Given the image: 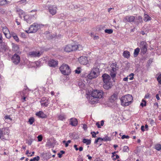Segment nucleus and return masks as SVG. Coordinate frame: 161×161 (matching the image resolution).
I'll return each mask as SVG.
<instances>
[{"label": "nucleus", "instance_id": "c03bdc74", "mask_svg": "<svg viewBox=\"0 0 161 161\" xmlns=\"http://www.w3.org/2000/svg\"><path fill=\"white\" fill-rule=\"evenodd\" d=\"M80 68L79 67H78L77 68V69H76L75 70V73L77 74H80Z\"/></svg>", "mask_w": 161, "mask_h": 161}, {"label": "nucleus", "instance_id": "ddd939ff", "mask_svg": "<svg viewBox=\"0 0 161 161\" xmlns=\"http://www.w3.org/2000/svg\"><path fill=\"white\" fill-rule=\"evenodd\" d=\"M58 61L52 59L50 60L48 62V65L52 67H56L58 65Z\"/></svg>", "mask_w": 161, "mask_h": 161}, {"label": "nucleus", "instance_id": "bf43d9fd", "mask_svg": "<svg viewBox=\"0 0 161 161\" xmlns=\"http://www.w3.org/2000/svg\"><path fill=\"white\" fill-rule=\"evenodd\" d=\"M27 143L29 145H31L32 143V141H29L27 142Z\"/></svg>", "mask_w": 161, "mask_h": 161}, {"label": "nucleus", "instance_id": "0eeeda50", "mask_svg": "<svg viewBox=\"0 0 161 161\" xmlns=\"http://www.w3.org/2000/svg\"><path fill=\"white\" fill-rule=\"evenodd\" d=\"M9 131L7 128H3L0 130V138L1 139H4V135L8 134Z\"/></svg>", "mask_w": 161, "mask_h": 161}, {"label": "nucleus", "instance_id": "f3484780", "mask_svg": "<svg viewBox=\"0 0 161 161\" xmlns=\"http://www.w3.org/2000/svg\"><path fill=\"white\" fill-rule=\"evenodd\" d=\"M118 98V95L116 94H114L112 95L110 97L109 101L111 103H113Z\"/></svg>", "mask_w": 161, "mask_h": 161}, {"label": "nucleus", "instance_id": "dca6fc26", "mask_svg": "<svg viewBox=\"0 0 161 161\" xmlns=\"http://www.w3.org/2000/svg\"><path fill=\"white\" fill-rule=\"evenodd\" d=\"M36 114L37 116L40 118H44L47 117L46 115L42 111H39V112L36 113Z\"/></svg>", "mask_w": 161, "mask_h": 161}, {"label": "nucleus", "instance_id": "603ef678", "mask_svg": "<svg viewBox=\"0 0 161 161\" xmlns=\"http://www.w3.org/2000/svg\"><path fill=\"white\" fill-rule=\"evenodd\" d=\"M0 13L2 14H3L5 13V10L3 8H0Z\"/></svg>", "mask_w": 161, "mask_h": 161}, {"label": "nucleus", "instance_id": "6ab92c4d", "mask_svg": "<svg viewBox=\"0 0 161 161\" xmlns=\"http://www.w3.org/2000/svg\"><path fill=\"white\" fill-rule=\"evenodd\" d=\"M12 50L13 51L18 53L19 52V46L14 43H12Z\"/></svg>", "mask_w": 161, "mask_h": 161}, {"label": "nucleus", "instance_id": "f8f14e48", "mask_svg": "<svg viewBox=\"0 0 161 161\" xmlns=\"http://www.w3.org/2000/svg\"><path fill=\"white\" fill-rule=\"evenodd\" d=\"M79 60L80 63L83 65H86L88 62L87 58L86 57L82 56L80 57Z\"/></svg>", "mask_w": 161, "mask_h": 161}, {"label": "nucleus", "instance_id": "a211bd4d", "mask_svg": "<svg viewBox=\"0 0 161 161\" xmlns=\"http://www.w3.org/2000/svg\"><path fill=\"white\" fill-rule=\"evenodd\" d=\"M70 124L73 126H76L78 124L77 119L75 118H71L70 119Z\"/></svg>", "mask_w": 161, "mask_h": 161}, {"label": "nucleus", "instance_id": "20e7f679", "mask_svg": "<svg viewBox=\"0 0 161 161\" xmlns=\"http://www.w3.org/2000/svg\"><path fill=\"white\" fill-rule=\"evenodd\" d=\"M99 73V69L97 68H94L88 75V77L90 79L95 78L98 76Z\"/></svg>", "mask_w": 161, "mask_h": 161}, {"label": "nucleus", "instance_id": "473e14b6", "mask_svg": "<svg viewBox=\"0 0 161 161\" xmlns=\"http://www.w3.org/2000/svg\"><path fill=\"white\" fill-rule=\"evenodd\" d=\"M155 148L158 151H160L161 149V145L160 144H158L156 145Z\"/></svg>", "mask_w": 161, "mask_h": 161}, {"label": "nucleus", "instance_id": "79ce46f5", "mask_svg": "<svg viewBox=\"0 0 161 161\" xmlns=\"http://www.w3.org/2000/svg\"><path fill=\"white\" fill-rule=\"evenodd\" d=\"M138 23H141L142 22V19L141 17L139 16L138 17Z\"/></svg>", "mask_w": 161, "mask_h": 161}, {"label": "nucleus", "instance_id": "e433bc0d", "mask_svg": "<svg viewBox=\"0 0 161 161\" xmlns=\"http://www.w3.org/2000/svg\"><path fill=\"white\" fill-rule=\"evenodd\" d=\"M116 72H112L110 71V75L112 78H114L116 76Z\"/></svg>", "mask_w": 161, "mask_h": 161}, {"label": "nucleus", "instance_id": "de8ad7c7", "mask_svg": "<svg viewBox=\"0 0 161 161\" xmlns=\"http://www.w3.org/2000/svg\"><path fill=\"white\" fill-rule=\"evenodd\" d=\"M3 42V38L2 35L0 33V44H1Z\"/></svg>", "mask_w": 161, "mask_h": 161}, {"label": "nucleus", "instance_id": "4d7b16f0", "mask_svg": "<svg viewBox=\"0 0 161 161\" xmlns=\"http://www.w3.org/2000/svg\"><path fill=\"white\" fill-rule=\"evenodd\" d=\"M63 143H65V147H68V146H69V144L68 143H67V142H66L65 141H63Z\"/></svg>", "mask_w": 161, "mask_h": 161}, {"label": "nucleus", "instance_id": "4be33fe9", "mask_svg": "<svg viewBox=\"0 0 161 161\" xmlns=\"http://www.w3.org/2000/svg\"><path fill=\"white\" fill-rule=\"evenodd\" d=\"M123 55L124 58H128L130 55V52L126 50L125 51L123 52Z\"/></svg>", "mask_w": 161, "mask_h": 161}, {"label": "nucleus", "instance_id": "69168bd1", "mask_svg": "<svg viewBox=\"0 0 161 161\" xmlns=\"http://www.w3.org/2000/svg\"><path fill=\"white\" fill-rule=\"evenodd\" d=\"M115 156H116V158H114V160H115L116 159H118L119 158V156L117 154H116L115 155Z\"/></svg>", "mask_w": 161, "mask_h": 161}, {"label": "nucleus", "instance_id": "58836bf2", "mask_svg": "<svg viewBox=\"0 0 161 161\" xmlns=\"http://www.w3.org/2000/svg\"><path fill=\"white\" fill-rule=\"evenodd\" d=\"M65 153V152L63 151H61L60 153H59L58 154V157L59 158H61L62 157V155L64 154Z\"/></svg>", "mask_w": 161, "mask_h": 161}, {"label": "nucleus", "instance_id": "9b49d317", "mask_svg": "<svg viewBox=\"0 0 161 161\" xmlns=\"http://www.w3.org/2000/svg\"><path fill=\"white\" fill-rule=\"evenodd\" d=\"M49 13L53 15L56 14L57 13V7L54 6H51L49 7Z\"/></svg>", "mask_w": 161, "mask_h": 161}, {"label": "nucleus", "instance_id": "13d9d810", "mask_svg": "<svg viewBox=\"0 0 161 161\" xmlns=\"http://www.w3.org/2000/svg\"><path fill=\"white\" fill-rule=\"evenodd\" d=\"M74 147L75 148V149L76 150V151H77L79 149L77 147V146L76 145H74Z\"/></svg>", "mask_w": 161, "mask_h": 161}, {"label": "nucleus", "instance_id": "4468645a", "mask_svg": "<svg viewBox=\"0 0 161 161\" xmlns=\"http://www.w3.org/2000/svg\"><path fill=\"white\" fill-rule=\"evenodd\" d=\"M29 55L31 57H39L40 55V54L39 52L33 51L29 52Z\"/></svg>", "mask_w": 161, "mask_h": 161}, {"label": "nucleus", "instance_id": "c9c22d12", "mask_svg": "<svg viewBox=\"0 0 161 161\" xmlns=\"http://www.w3.org/2000/svg\"><path fill=\"white\" fill-rule=\"evenodd\" d=\"M142 102L140 104V105L142 106V107L143 106H145L146 105V101L142 99Z\"/></svg>", "mask_w": 161, "mask_h": 161}, {"label": "nucleus", "instance_id": "5701e85b", "mask_svg": "<svg viewBox=\"0 0 161 161\" xmlns=\"http://www.w3.org/2000/svg\"><path fill=\"white\" fill-rule=\"evenodd\" d=\"M24 18L25 20L27 23H31V17H30L28 15L24 16Z\"/></svg>", "mask_w": 161, "mask_h": 161}, {"label": "nucleus", "instance_id": "39448f33", "mask_svg": "<svg viewBox=\"0 0 161 161\" xmlns=\"http://www.w3.org/2000/svg\"><path fill=\"white\" fill-rule=\"evenodd\" d=\"M40 27V25L34 23L31 25L28 30L25 31L28 33L36 32Z\"/></svg>", "mask_w": 161, "mask_h": 161}, {"label": "nucleus", "instance_id": "c756f323", "mask_svg": "<svg viewBox=\"0 0 161 161\" xmlns=\"http://www.w3.org/2000/svg\"><path fill=\"white\" fill-rule=\"evenodd\" d=\"M111 140V138L110 137H109L108 136H106L105 137L102 138L101 139V141H103L105 142H107V141H110Z\"/></svg>", "mask_w": 161, "mask_h": 161}, {"label": "nucleus", "instance_id": "49530a36", "mask_svg": "<svg viewBox=\"0 0 161 161\" xmlns=\"http://www.w3.org/2000/svg\"><path fill=\"white\" fill-rule=\"evenodd\" d=\"M129 138V136H126L125 135H123L121 137V138L123 139H124L125 138L128 139Z\"/></svg>", "mask_w": 161, "mask_h": 161}, {"label": "nucleus", "instance_id": "423d86ee", "mask_svg": "<svg viewBox=\"0 0 161 161\" xmlns=\"http://www.w3.org/2000/svg\"><path fill=\"white\" fill-rule=\"evenodd\" d=\"M78 48V46L75 45H68L65 46L64 50L67 52H70L77 50Z\"/></svg>", "mask_w": 161, "mask_h": 161}, {"label": "nucleus", "instance_id": "680f3d73", "mask_svg": "<svg viewBox=\"0 0 161 161\" xmlns=\"http://www.w3.org/2000/svg\"><path fill=\"white\" fill-rule=\"evenodd\" d=\"M141 129L142 131H145L144 126L143 125L141 127Z\"/></svg>", "mask_w": 161, "mask_h": 161}, {"label": "nucleus", "instance_id": "f704fd0d", "mask_svg": "<svg viewBox=\"0 0 161 161\" xmlns=\"http://www.w3.org/2000/svg\"><path fill=\"white\" fill-rule=\"evenodd\" d=\"M129 151V147L127 146H125L123 149V152H127Z\"/></svg>", "mask_w": 161, "mask_h": 161}, {"label": "nucleus", "instance_id": "4c0bfd02", "mask_svg": "<svg viewBox=\"0 0 161 161\" xmlns=\"http://www.w3.org/2000/svg\"><path fill=\"white\" fill-rule=\"evenodd\" d=\"M140 44L141 47H144L145 46H147V43L146 42L144 41L141 42Z\"/></svg>", "mask_w": 161, "mask_h": 161}, {"label": "nucleus", "instance_id": "2f4dec72", "mask_svg": "<svg viewBox=\"0 0 161 161\" xmlns=\"http://www.w3.org/2000/svg\"><path fill=\"white\" fill-rule=\"evenodd\" d=\"M40 159V157L39 156L34 158H33L30 159V161H38Z\"/></svg>", "mask_w": 161, "mask_h": 161}, {"label": "nucleus", "instance_id": "37998d69", "mask_svg": "<svg viewBox=\"0 0 161 161\" xmlns=\"http://www.w3.org/2000/svg\"><path fill=\"white\" fill-rule=\"evenodd\" d=\"M53 143L50 141L47 142L46 144V146L48 147L52 146L53 145Z\"/></svg>", "mask_w": 161, "mask_h": 161}, {"label": "nucleus", "instance_id": "e2e57ef3", "mask_svg": "<svg viewBox=\"0 0 161 161\" xmlns=\"http://www.w3.org/2000/svg\"><path fill=\"white\" fill-rule=\"evenodd\" d=\"M156 97L157 98V99L158 100H159L160 99V98L159 96V95L158 94H157L156 95Z\"/></svg>", "mask_w": 161, "mask_h": 161}, {"label": "nucleus", "instance_id": "3c124183", "mask_svg": "<svg viewBox=\"0 0 161 161\" xmlns=\"http://www.w3.org/2000/svg\"><path fill=\"white\" fill-rule=\"evenodd\" d=\"M17 12H19V14H20V13L21 14H23V10H21V9H17Z\"/></svg>", "mask_w": 161, "mask_h": 161}, {"label": "nucleus", "instance_id": "72a5a7b5", "mask_svg": "<svg viewBox=\"0 0 161 161\" xmlns=\"http://www.w3.org/2000/svg\"><path fill=\"white\" fill-rule=\"evenodd\" d=\"M105 32L109 34H112L113 32V31L112 29H106L105 30Z\"/></svg>", "mask_w": 161, "mask_h": 161}, {"label": "nucleus", "instance_id": "09e8293b", "mask_svg": "<svg viewBox=\"0 0 161 161\" xmlns=\"http://www.w3.org/2000/svg\"><path fill=\"white\" fill-rule=\"evenodd\" d=\"M13 38L17 42L19 41V38L17 35L14 36Z\"/></svg>", "mask_w": 161, "mask_h": 161}, {"label": "nucleus", "instance_id": "f257e3e1", "mask_svg": "<svg viewBox=\"0 0 161 161\" xmlns=\"http://www.w3.org/2000/svg\"><path fill=\"white\" fill-rule=\"evenodd\" d=\"M103 92L101 90H94L92 92L89 100L90 103L93 104L97 103L99 99L101 98Z\"/></svg>", "mask_w": 161, "mask_h": 161}, {"label": "nucleus", "instance_id": "052dcab7", "mask_svg": "<svg viewBox=\"0 0 161 161\" xmlns=\"http://www.w3.org/2000/svg\"><path fill=\"white\" fill-rule=\"evenodd\" d=\"M1 47H3V51H6V49H7V47L6 46H1Z\"/></svg>", "mask_w": 161, "mask_h": 161}, {"label": "nucleus", "instance_id": "6e6552de", "mask_svg": "<svg viewBox=\"0 0 161 161\" xmlns=\"http://www.w3.org/2000/svg\"><path fill=\"white\" fill-rule=\"evenodd\" d=\"M12 61L15 64H17L20 62L19 56L17 54H14L12 58Z\"/></svg>", "mask_w": 161, "mask_h": 161}, {"label": "nucleus", "instance_id": "aec40b11", "mask_svg": "<svg viewBox=\"0 0 161 161\" xmlns=\"http://www.w3.org/2000/svg\"><path fill=\"white\" fill-rule=\"evenodd\" d=\"M11 0L7 1V0H0V5L3 6L9 4Z\"/></svg>", "mask_w": 161, "mask_h": 161}, {"label": "nucleus", "instance_id": "b1692460", "mask_svg": "<svg viewBox=\"0 0 161 161\" xmlns=\"http://www.w3.org/2000/svg\"><path fill=\"white\" fill-rule=\"evenodd\" d=\"M116 64L113 63L111 65L110 67L111 68V69L110 70V71H112V72H116Z\"/></svg>", "mask_w": 161, "mask_h": 161}, {"label": "nucleus", "instance_id": "7c9ffc66", "mask_svg": "<svg viewBox=\"0 0 161 161\" xmlns=\"http://www.w3.org/2000/svg\"><path fill=\"white\" fill-rule=\"evenodd\" d=\"M66 116L64 114H61L58 116L59 119L61 120H63L66 119Z\"/></svg>", "mask_w": 161, "mask_h": 161}, {"label": "nucleus", "instance_id": "7ed1b4c3", "mask_svg": "<svg viewBox=\"0 0 161 161\" xmlns=\"http://www.w3.org/2000/svg\"><path fill=\"white\" fill-rule=\"evenodd\" d=\"M61 73L64 75H68L71 73V69L68 65L64 64L59 68Z\"/></svg>", "mask_w": 161, "mask_h": 161}, {"label": "nucleus", "instance_id": "f03ea898", "mask_svg": "<svg viewBox=\"0 0 161 161\" xmlns=\"http://www.w3.org/2000/svg\"><path fill=\"white\" fill-rule=\"evenodd\" d=\"M121 105L124 106H127L130 105L133 102L131 95L128 94L120 98Z\"/></svg>", "mask_w": 161, "mask_h": 161}, {"label": "nucleus", "instance_id": "2eb2a0df", "mask_svg": "<svg viewBox=\"0 0 161 161\" xmlns=\"http://www.w3.org/2000/svg\"><path fill=\"white\" fill-rule=\"evenodd\" d=\"M102 77L104 83L109 82L110 77L108 75L105 74L103 75Z\"/></svg>", "mask_w": 161, "mask_h": 161}, {"label": "nucleus", "instance_id": "338daca9", "mask_svg": "<svg viewBox=\"0 0 161 161\" xmlns=\"http://www.w3.org/2000/svg\"><path fill=\"white\" fill-rule=\"evenodd\" d=\"M154 106H156L157 108L158 107V105L157 103H154Z\"/></svg>", "mask_w": 161, "mask_h": 161}, {"label": "nucleus", "instance_id": "6e6d98bb", "mask_svg": "<svg viewBox=\"0 0 161 161\" xmlns=\"http://www.w3.org/2000/svg\"><path fill=\"white\" fill-rule=\"evenodd\" d=\"M150 94L148 93H147V94H146L145 95V97L144 98H149V96H150Z\"/></svg>", "mask_w": 161, "mask_h": 161}, {"label": "nucleus", "instance_id": "0e129e2a", "mask_svg": "<svg viewBox=\"0 0 161 161\" xmlns=\"http://www.w3.org/2000/svg\"><path fill=\"white\" fill-rule=\"evenodd\" d=\"M123 80L124 81H127L128 80V78L127 77H125L123 78Z\"/></svg>", "mask_w": 161, "mask_h": 161}, {"label": "nucleus", "instance_id": "a878e982", "mask_svg": "<svg viewBox=\"0 0 161 161\" xmlns=\"http://www.w3.org/2000/svg\"><path fill=\"white\" fill-rule=\"evenodd\" d=\"M82 142L83 143L86 144V145H88L91 144V141L90 139L84 138L83 139Z\"/></svg>", "mask_w": 161, "mask_h": 161}, {"label": "nucleus", "instance_id": "ea45409f", "mask_svg": "<svg viewBox=\"0 0 161 161\" xmlns=\"http://www.w3.org/2000/svg\"><path fill=\"white\" fill-rule=\"evenodd\" d=\"M34 121V119L33 118H31L29 119V122L30 124L32 125Z\"/></svg>", "mask_w": 161, "mask_h": 161}, {"label": "nucleus", "instance_id": "412c9836", "mask_svg": "<svg viewBox=\"0 0 161 161\" xmlns=\"http://www.w3.org/2000/svg\"><path fill=\"white\" fill-rule=\"evenodd\" d=\"M104 83L103 87L104 89L108 90L111 87V86L109 82H104Z\"/></svg>", "mask_w": 161, "mask_h": 161}, {"label": "nucleus", "instance_id": "864d4df0", "mask_svg": "<svg viewBox=\"0 0 161 161\" xmlns=\"http://www.w3.org/2000/svg\"><path fill=\"white\" fill-rule=\"evenodd\" d=\"M4 118L5 119H10V120H12L10 118V116H8V115L5 116L4 117Z\"/></svg>", "mask_w": 161, "mask_h": 161}, {"label": "nucleus", "instance_id": "1a4fd4ad", "mask_svg": "<svg viewBox=\"0 0 161 161\" xmlns=\"http://www.w3.org/2000/svg\"><path fill=\"white\" fill-rule=\"evenodd\" d=\"M135 17L133 16H127L123 20L124 22L126 23L127 22H131L134 21Z\"/></svg>", "mask_w": 161, "mask_h": 161}, {"label": "nucleus", "instance_id": "774afa93", "mask_svg": "<svg viewBox=\"0 0 161 161\" xmlns=\"http://www.w3.org/2000/svg\"><path fill=\"white\" fill-rule=\"evenodd\" d=\"M100 124H101V126H103V124H104V121L103 120H101L100 122Z\"/></svg>", "mask_w": 161, "mask_h": 161}, {"label": "nucleus", "instance_id": "9d476101", "mask_svg": "<svg viewBox=\"0 0 161 161\" xmlns=\"http://www.w3.org/2000/svg\"><path fill=\"white\" fill-rule=\"evenodd\" d=\"M2 31L7 38L9 39L10 38L11 35L8 29L6 27H3L2 29Z\"/></svg>", "mask_w": 161, "mask_h": 161}, {"label": "nucleus", "instance_id": "393cba45", "mask_svg": "<svg viewBox=\"0 0 161 161\" xmlns=\"http://www.w3.org/2000/svg\"><path fill=\"white\" fill-rule=\"evenodd\" d=\"M140 48L138 47L135 49L134 52V56L135 57H136L138 55L140 52Z\"/></svg>", "mask_w": 161, "mask_h": 161}, {"label": "nucleus", "instance_id": "bb28decb", "mask_svg": "<svg viewBox=\"0 0 161 161\" xmlns=\"http://www.w3.org/2000/svg\"><path fill=\"white\" fill-rule=\"evenodd\" d=\"M144 21L147 22L151 20V18L147 14H145L144 16Z\"/></svg>", "mask_w": 161, "mask_h": 161}, {"label": "nucleus", "instance_id": "a18cd8bd", "mask_svg": "<svg viewBox=\"0 0 161 161\" xmlns=\"http://www.w3.org/2000/svg\"><path fill=\"white\" fill-rule=\"evenodd\" d=\"M38 141L39 142H41L42 141V135H39L37 137Z\"/></svg>", "mask_w": 161, "mask_h": 161}, {"label": "nucleus", "instance_id": "8fccbe9b", "mask_svg": "<svg viewBox=\"0 0 161 161\" xmlns=\"http://www.w3.org/2000/svg\"><path fill=\"white\" fill-rule=\"evenodd\" d=\"M101 137L97 138V139L95 140V141L94 142V143H97L98 142L99 140H100V141H101Z\"/></svg>", "mask_w": 161, "mask_h": 161}, {"label": "nucleus", "instance_id": "a19ab883", "mask_svg": "<svg viewBox=\"0 0 161 161\" xmlns=\"http://www.w3.org/2000/svg\"><path fill=\"white\" fill-rule=\"evenodd\" d=\"M157 80L158 83L161 84V74H160L157 78Z\"/></svg>", "mask_w": 161, "mask_h": 161}, {"label": "nucleus", "instance_id": "c85d7f7f", "mask_svg": "<svg viewBox=\"0 0 161 161\" xmlns=\"http://www.w3.org/2000/svg\"><path fill=\"white\" fill-rule=\"evenodd\" d=\"M40 102L41 105L44 107L47 106L49 104L48 101L47 100H46L44 102H43V101H42Z\"/></svg>", "mask_w": 161, "mask_h": 161}, {"label": "nucleus", "instance_id": "5fc2aeb1", "mask_svg": "<svg viewBox=\"0 0 161 161\" xmlns=\"http://www.w3.org/2000/svg\"><path fill=\"white\" fill-rule=\"evenodd\" d=\"M96 125L97 126L98 128H100L101 127V126L99 124V122H97L96 123Z\"/></svg>", "mask_w": 161, "mask_h": 161}, {"label": "nucleus", "instance_id": "cd10ccee", "mask_svg": "<svg viewBox=\"0 0 161 161\" xmlns=\"http://www.w3.org/2000/svg\"><path fill=\"white\" fill-rule=\"evenodd\" d=\"M141 47V51L144 54L147 51V46H146L144 47Z\"/></svg>", "mask_w": 161, "mask_h": 161}]
</instances>
